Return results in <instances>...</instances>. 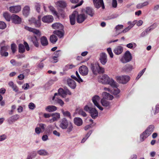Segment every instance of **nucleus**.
<instances>
[{
  "label": "nucleus",
  "instance_id": "f257e3e1",
  "mask_svg": "<svg viewBox=\"0 0 159 159\" xmlns=\"http://www.w3.org/2000/svg\"><path fill=\"white\" fill-rule=\"evenodd\" d=\"M58 92V93L54 94L52 99L54 102V104H58L62 107L64 104V102L59 98V96H60L63 98H65L66 95H71V93L68 89L64 90L61 88L59 89Z\"/></svg>",
  "mask_w": 159,
  "mask_h": 159
},
{
  "label": "nucleus",
  "instance_id": "f03ea898",
  "mask_svg": "<svg viewBox=\"0 0 159 159\" xmlns=\"http://www.w3.org/2000/svg\"><path fill=\"white\" fill-rule=\"evenodd\" d=\"M76 18L77 22L81 23L84 22L86 19L87 16L84 14H78V12L75 11L73 12L70 16V24L71 25H74L75 22V18Z\"/></svg>",
  "mask_w": 159,
  "mask_h": 159
},
{
  "label": "nucleus",
  "instance_id": "7ed1b4c3",
  "mask_svg": "<svg viewBox=\"0 0 159 159\" xmlns=\"http://www.w3.org/2000/svg\"><path fill=\"white\" fill-rule=\"evenodd\" d=\"M59 126L63 129H67L68 132H70L73 128L72 123L65 118H62L59 121Z\"/></svg>",
  "mask_w": 159,
  "mask_h": 159
},
{
  "label": "nucleus",
  "instance_id": "20e7f679",
  "mask_svg": "<svg viewBox=\"0 0 159 159\" xmlns=\"http://www.w3.org/2000/svg\"><path fill=\"white\" fill-rule=\"evenodd\" d=\"M99 82L104 84H109L111 86H116V82L111 78H110L106 75L100 76L98 79Z\"/></svg>",
  "mask_w": 159,
  "mask_h": 159
},
{
  "label": "nucleus",
  "instance_id": "39448f33",
  "mask_svg": "<svg viewBox=\"0 0 159 159\" xmlns=\"http://www.w3.org/2000/svg\"><path fill=\"white\" fill-rule=\"evenodd\" d=\"M102 96L103 98L101 100V102L102 105L106 107H110V102L105 99L112 100L114 98L113 96L106 92H103L102 94Z\"/></svg>",
  "mask_w": 159,
  "mask_h": 159
},
{
  "label": "nucleus",
  "instance_id": "423d86ee",
  "mask_svg": "<svg viewBox=\"0 0 159 159\" xmlns=\"http://www.w3.org/2000/svg\"><path fill=\"white\" fill-rule=\"evenodd\" d=\"M132 59L131 54L129 51H127L120 58V61L123 63H126L130 61Z\"/></svg>",
  "mask_w": 159,
  "mask_h": 159
},
{
  "label": "nucleus",
  "instance_id": "0eeeda50",
  "mask_svg": "<svg viewBox=\"0 0 159 159\" xmlns=\"http://www.w3.org/2000/svg\"><path fill=\"white\" fill-rule=\"evenodd\" d=\"M84 109L85 111L89 112L93 118L95 119L98 116V112L95 108L90 107L88 105H86L84 107Z\"/></svg>",
  "mask_w": 159,
  "mask_h": 159
},
{
  "label": "nucleus",
  "instance_id": "6e6552de",
  "mask_svg": "<svg viewBox=\"0 0 159 159\" xmlns=\"http://www.w3.org/2000/svg\"><path fill=\"white\" fill-rule=\"evenodd\" d=\"M116 80L119 83L125 84L127 83L130 80V77L127 75H122L116 77Z\"/></svg>",
  "mask_w": 159,
  "mask_h": 159
},
{
  "label": "nucleus",
  "instance_id": "1a4fd4ad",
  "mask_svg": "<svg viewBox=\"0 0 159 159\" xmlns=\"http://www.w3.org/2000/svg\"><path fill=\"white\" fill-rule=\"evenodd\" d=\"M21 10L20 5H13L9 7L8 10L12 13L16 14L19 12Z\"/></svg>",
  "mask_w": 159,
  "mask_h": 159
},
{
  "label": "nucleus",
  "instance_id": "9d476101",
  "mask_svg": "<svg viewBox=\"0 0 159 159\" xmlns=\"http://www.w3.org/2000/svg\"><path fill=\"white\" fill-rule=\"evenodd\" d=\"M24 44L25 46L22 44H20L19 45V52L20 53H22L25 52V46L26 50L28 51L30 50V47L28 43L26 42H24Z\"/></svg>",
  "mask_w": 159,
  "mask_h": 159
},
{
  "label": "nucleus",
  "instance_id": "9b49d317",
  "mask_svg": "<svg viewBox=\"0 0 159 159\" xmlns=\"http://www.w3.org/2000/svg\"><path fill=\"white\" fill-rule=\"evenodd\" d=\"M100 100V97L97 95L94 96L92 98V101L94 105L98 108L99 110L102 111L103 110V108L99 105L98 103Z\"/></svg>",
  "mask_w": 159,
  "mask_h": 159
},
{
  "label": "nucleus",
  "instance_id": "f8f14e48",
  "mask_svg": "<svg viewBox=\"0 0 159 159\" xmlns=\"http://www.w3.org/2000/svg\"><path fill=\"white\" fill-rule=\"evenodd\" d=\"M80 74L83 76L87 75L88 73V68L85 66L83 65L80 66L79 69Z\"/></svg>",
  "mask_w": 159,
  "mask_h": 159
},
{
  "label": "nucleus",
  "instance_id": "ddd939ff",
  "mask_svg": "<svg viewBox=\"0 0 159 159\" xmlns=\"http://www.w3.org/2000/svg\"><path fill=\"white\" fill-rule=\"evenodd\" d=\"M11 20L15 24H20L21 22V19L16 14H13L11 16Z\"/></svg>",
  "mask_w": 159,
  "mask_h": 159
},
{
  "label": "nucleus",
  "instance_id": "4468645a",
  "mask_svg": "<svg viewBox=\"0 0 159 159\" xmlns=\"http://www.w3.org/2000/svg\"><path fill=\"white\" fill-rule=\"evenodd\" d=\"M99 60L101 63L103 65H105L107 61V54L105 53H101L100 55Z\"/></svg>",
  "mask_w": 159,
  "mask_h": 159
},
{
  "label": "nucleus",
  "instance_id": "2eb2a0df",
  "mask_svg": "<svg viewBox=\"0 0 159 159\" xmlns=\"http://www.w3.org/2000/svg\"><path fill=\"white\" fill-rule=\"evenodd\" d=\"M93 2L94 5L96 8H99L101 7H102V9L104 8V6L103 0H93Z\"/></svg>",
  "mask_w": 159,
  "mask_h": 159
},
{
  "label": "nucleus",
  "instance_id": "dca6fc26",
  "mask_svg": "<svg viewBox=\"0 0 159 159\" xmlns=\"http://www.w3.org/2000/svg\"><path fill=\"white\" fill-rule=\"evenodd\" d=\"M25 29L26 30L30 32H32L34 34L37 35L38 36H40L41 35V32H40L39 30L27 26L25 27Z\"/></svg>",
  "mask_w": 159,
  "mask_h": 159
},
{
  "label": "nucleus",
  "instance_id": "f3484780",
  "mask_svg": "<svg viewBox=\"0 0 159 159\" xmlns=\"http://www.w3.org/2000/svg\"><path fill=\"white\" fill-rule=\"evenodd\" d=\"M116 87L111 86L113 88V89L112 90L111 93L115 95L116 97L119 98V95H118V94L120 92V90L119 89H118L117 87L118 85L116 82Z\"/></svg>",
  "mask_w": 159,
  "mask_h": 159
},
{
  "label": "nucleus",
  "instance_id": "a211bd4d",
  "mask_svg": "<svg viewBox=\"0 0 159 159\" xmlns=\"http://www.w3.org/2000/svg\"><path fill=\"white\" fill-rule=\"evenodd\" d=\"M42 20L43 22L49 23L53 21V18L52 16L47 15L43 16Z\"/></svg>",
  "mask_w": 159,
  "mask_h": 159
},
{
  "label": "nucleus",
  "instance_id": "6ab92c4d",
  "mask_svg": "<svg viewBox=\"0 0 159 159\" xmlns=\"http://www.w3.org/2000/svg\"><path fill=\"white\" fill-rule=\"evenodd\" d=\"M123 47L121 46H118L116 47L113 50L114 53L117 55L121 54L123 51Z\"/></svg>",
  "mask_w": 159,
  "mask_h": 159
},
{
  "label": "nucleus",
  "instance_id": "aec40b11",
  "mask_svg": "<svg viewBox=\"0 0 159 159\" xmlns=\"http://www.w3.org/2000/svg\"><path fill=\"white\" fill-rule=\"evenodd\" d=\"M52 118L50 119L48 122L50 123H52L54 121H57L59 119L60 117V113H55L52 114Z\"/></svg>",
  "mask_w": 159,
  "mask_h": 159
},
{
  "label": "nucleus",
  "instance_id": "412c9836",
  "mask_svg": "<svg viewBox=\"0 0 159 159\" xmlns=\"http://www.w3.org/2000/svg\"><path fill=\"white\" fill-rule=\"evenodd\" d=\"M23 15L25 17H27L29 15L30 13V8L29 6H25L22 10Z\"/></svg>",
  "mask_w": 159,
  "mask_h": 159
},
{
  "label": "nucleus",
  "instance_id": "4be33fe9",
  "mask_svg": "<svg viewBox=\"0 0 159 159\" xmlns=\"http://www.w3.org/2000/svg\"><path fill=\"white\" fill-rule=\"evenodd\" d=\"M99 65L98 63L92 64L91 65V68L93 73L94 74H97L98 73Z\"/></svg>",
  "mask_w": 159,
  "mask_h": 159
},
{
  "label": "nucleus",
  "instance_id": "5701e85b",
  "mask_svg": "<svg viewBox=\"0 0 159 159\" xmlns=\"http://www.w3.org/2000/svg\"><path fill=\"white\" fill-rule=\"evenodd\" d=\"M9 48V46L6 47L1 48L0 50V53L2 56L7 57L8 55V53L7 52V49Z\"/></svg>",
  "mask_w": 159,
  "mask_h": 159
},
{
  "label": "nucleus",
  "instance_id": "b1692460",
  "mask_svg": "<svg viewBox=\"0 0 159 159\" xmlns=\"http://www.w3.org/2000/svg\"><path fill=\"white\" fill-rule=\"evenodd\" d=\"M57 7H59L64 8L67 6L66 2L64 0H59L56 3Z\"/></svg>",
  "mask_w": 159,
  "mask_h": 159
},
{
  "label": "nucleus",
  "instance_id": "393cba45",
  "mask_svg": "<svg viewBox=\"0 0 159 159\" xmlns=\"http://www.w3.org/2000/svg\"><path fill=\"white\" fill-rule=\"evenodd\" d=\"M150 135V134L145 130L140 135V141L141 142L143 141Z\"/></svg>",
  "mask_w": 159,
  "mask_h": 159
},
{
  "label": "nucleus",
  "instance_id": "a878e982",
  "mask_svg": "<svg viewBox=\"0 0 159 159\" xmlns=\"http://www.w3.org/2000/svg\"><path fill=\"white\" fill-rule=\"evenodd\" d=\"M67 83L71 89H74L76 87L75 82L71 79L67 80Z\"/></svg>",
  "mask_w": 159,
  "mask_h": 159
},
{
  "label": "nucleus",
  "instance_id": "bb28decb",
  "mask_svg": "<svg viewBox=\"0 0 159 159\" xmlns=\"http://www.w3.org/2000/svg\"><path fill=\"white\" fill-rule=\"evenodd\" d=\"M19 118V115L18 114L12 116L10 117L7 120L8 122L11 124L13 122H15Z\"/></svg>",
  "mask_w": 159,
  "mask_h": 159
},
{
  "label": "nucleus",
  "instance_id": "cd10ccee",
  "mask_svg": "<svg viewBox=\"0 0 159 159\" xmlns=\"http://www.w3.org/2000/svg\"><path fill=\"white\" fill-rule=\"evenodd\" d=\"M74 122L77 126H80L83 124L82 120L80 118L76 117L74 119Z\"/></svg>",
  "mask_w": 159,
  "mask_h": 159
},
{
  "label": "nucleus",
  "instance_id": "c85d7f7f",
  "mask_svg": "<svg viewBox=\"0 0 159 159\" xmlns=\"http://www.w3.org/2000/svg\"><path fill=\"white\" fill-rule=\"evenodd\" d=\"M134 68L132 66L127 64L123 67L122 70L125 72H128L131 71Z\"/></svg>",
  "mask_w": 159,
  "mask_h": 159
},
{
  "label": "nucleus",
  "instance_id": "c756f323",
  "mask_svg": "<svg viewBox=\"0 0 159 159\" xmlns=\"http://www.w3.org/2000/svg\"><path fill=\"white\" fill-rule=\"evenodd\" d=\"M52 28L55 29H59L60 30H63V25L59 23H56L52 25Z\"/></svg>",
  "mask_w": 159,
  "mask_h": 159
},
{
  "label": "nucleus",
  "instance_id": "7c9ffc66",
  "mask_svg": "<svg viewBox=\"0 0 159 159\" xmlns=\"http://www.w3.org/2000/svg\"><path fill=\"white\" fill-rule=\"evenodd\" d=\"M40 41L42 45L43 46H47L48 43V41L46 37L42 36L40 39Z\"/></svg>",
  "mask_w": 159,
  "mask_h": 159
},
{
  "label": "nucleus",
  "instance_id": "2f4dec72",
  "mask_svg": "<svg viewBox=\"0 0 159 159\" xmlns=\"http://www.w3.org/2000/svg\"><path fill=\"white\" fill-rule=\"evenodd\" d=\"M57 109V107L53 105L48 106L45 108L46 111L49 112L55 111Z\"/></svg>",
  "mask_w": 159,
  "mask_h": 159
},
{
  "label": "nucleus",
  "instance_id": "473e14b6",
  "mask_svg": "<svg viewBox=\"0 0 159 159\" xmlns=\"http://www.w3.org/2000/svg\"><path fill=\"white\" fill-rule=\"evenodd\" d=\"M8 84L10 87L12 89L13 91L16 92H17L18 91V89L17 87L12 81H11L9 82L8 83Z\"/></svg>",
  "mask_w": 159,
  "mask_h": 159
},
{
  "label": "nucleus",
  "instance_id": "72a5a7b5",
  "mask_svg": "<svg viewBox=\"0 0 159 159\" xmlns=\"http://www.w3.org/2000/svg\"><path fill=\"white\" fill-rule=\"evenodd\" d=\"M37 152L40 156H46L49 155V153L46 150L44 149L39 150L37 151Z\"/></svg>",
  "mask_w": 159,
  "mask_h": 159
},
{
  "label": "nucleus",
  "instance_id": "f704fd0d",
  "mask_svg": "<svg viewBox=\"0 0 159 159\" xmlns=\"http://www.w3.org/2000/svg\"><path fill=\"white\" fill-rule=\"evenodd\" d=\"M85 12L91 16H93L94 14L93 9L90 7H87L86 8Z\"/></svg>",
  "mask_w": 159,
  "mask_h": 159
},
{
  "label": "nucleus",
  "instance_id": "c9c22d12",
  "mask_svg": "<svg viewBox=\"0 0 159 159\" xmlns=\"http://www.w3.org/2000/svg\"><path fill=\"white\" fill-rule=\"evenodd\" d=\"M154 129V126L153 125H149L145 130L150 135L153 131Z\"/></svg>",
  "mask_w": 159,
  "mask_h": 159
},
{
  "label": "nucleus",
  "instance_id": "e433bc0d",
  "mask_svg": "<svg viewBox=\"0 0 159 159\" xmlns=\"http://www.w3.org/2000/svg\"><path fill=\"white\" fill-rule=\"evenodd\" d=\"M53 33L54 34H56L60 38L63 37L64 36V32L63 30L61 31L59 30L54 31Z\"/></svg>",
  "mask_w": 159,
  "mask_h": 159
},
{
  "label": "nucleus",
  "instance_id": "4c0bfd02",
  "mask_svg": "<svg viewBox=\"0 0 159 159\" xmlns=\"http://www.w3.org/2000/svg\"><path fill=\"white\" fill-rule=\"evenodd\" d=\"M149 4V2L148 1H146L143 3H140L138 4L136 7L138 9H141L144 7L148 6Z\"/></svg>",
  "mask_w": 159,
  "mask_h": 159
},
{
  "label": "nucleus",
  "instance_id": "58836bf2",
  "mask_svg": "<svg viewBox=\"0 0 159 159\" xmlns=\"http://www.w3.org/2000/svg\"><path fill=\"white\" fill-rule=\"evenodd\" d=\"M57 37L54 34H52L50 36V41L52 43H55L57 41Z\"/></svg>",
  "mask_w": 159,
  "mask_h": 159
},
{
  "label": "nucleus",
  "instance_id": "ea45409f",
  "mask_svg": "<svg viewBox=\"0 0 159 159\" xmlns=\"http://www.w3.org/2000/svg\"><path fill=\"white\" fill-rule=\"evenodd\" d=\"M76 112L79 114L81 115L82 116L85 117L86 116V113L84 112L83 110L80 108H78L76 109Z\"/></svg>",
  "mask_w": 159,
  "mask_h": 159
},
{
  "label": "nucleus",
  "instance_id": "a19ab883",
  "mask_svg": "<svg viewBox=\"0 0 159 159\" xmlns=\"http://www.w3.org/2000/svg\"><path fill=\"white\" fill-rule=\"evenodd\" d=\"M32 41L35 46L36 47H39L38 40L36 36H34L32 37Z\"/></svg>",
  "mask_w": 159,
  "mask_h": 159
},
{
  "label": "nucleus",
  "instance_id": "79ce46f5",
  "mask_svg": "<svg viewBox=\"0 0 159 159\" xmlns=\"http://www.w3.org/2000/svg\"><path fill=\"white\" fill-rule=\"evenodd\" d=\"M3 16L6 20L9 21L11 20V17L10 14L8 12H4L3 13Z\"/></svg>",
  "mask_w": 159,
  "mask_h": 159
},
{
  "label": "nucleus",
  "instance_id": "37998d69",
  "mask_svg": "<svg viewBox=\"0 0 159 159\" xmlns=\"http://www.w3.org/2000/svg\"><path fill=\"white\" fill-rule=\"evenodd\" d=\"M61 112L64 116L71 119V117L70 113L68 111H64L63 110H61Z\"/></svg>",
  "mask_w": 159,
  "mask_h": 159
},
{
  "label": "nucleus",
  "instance_id": "c03bdc74",
  "mask_svg": "<svg viewBox=\"0 0 159 159\" xmlns=\"http://www.w3.org/2000/svg\"><path fill=\"white\" fill-rule=\"evenodd\" d=\"M126 46L128 48L132 49H134L136 47L137 45L135 43L132 42L127 44L126 45Z\"/></svg>",
  "mask_w": 159,
  "mask_h": 159
},
{
  "label": "nucleus",
  "instance_id": "a18cd8bd",
  "mask_svg": "<svg viewBox=\"0 0 159 159\" xmlns=\"http://www.w3.org/2000/svg\"><path fill=\"white\" fill-rule=\"evenodd\" d=\"M123 27L124 26L123 25H117L115 27V29L116 30V31L117 33V34H119L122 33L121 32V31H120V30L122 29L123 28Z\"/></svg>",
  "mask_w": 159,
  "mask_h": 159
},
{
  "label": "nucleus",
  "instance_id": "49530a36",
  "mask_svg": "<svg viewBox=\"0 0 159 159\" xmlns=\"http://www.w3.org/2000/svg\"><path fill=\"white\" fill-rule=\"evenodd\" d=\"M49 8L54 16H58V13L56 11L55 9L53 7L51 6H49Z\"/></svg>",
  "mask_w": 159,
  "mask_h": 159
},
{
  "label": "nucleus",
  "instance_id": "de8ad7c7",
  "mask_svg": "<svg viewBox=\"0 0 159 159\" xmlns=\"http://www.w3.org/2000/svg\"><path fill=\"white\" fill-rule=\"evenodd\" d=\"M10 63L13 66H19L21 65V63L20 62H16L14 60L12 59L10 61Z\"/></svg>",
  "mask_w": 159,
  "mask_h": 159
},
{
  "label": "nucleus",
  "instance_id": "09e8293b",
  "mask_svg": "<svg viewBox=\"0 0 159 159\" xmlns=\"http://www.w3.org/2000/svg\"><path fill=\"white\" fill-rule=\"evenodd\" d=\"M157 26V24L156 23H154L152 25L150 26L148 28L147 30V31L149 32L150 31L153 30V29L156 28Z\"/></svg>",
  "mask_w": 159,
  "mask_h": 159
},
{
  "label": "nucleus",
  "instance_id": "8fccbe9b",
  "mask_svg": "<svg viewBox=\"0 0 159 159\" xmlns=\"http://www.w3.org/2000/svg\"><path fill=\"white\" fill-rule=\"evenodd\" d=\"M36 156V153L34 152H33L32 154H29L27 157L26 159H32L35 157Z\"/></svg>",
  "mask_w": 159,
  "mask_h": 159
},
{
  "label": "nucleus",
  "instance_id": "3c124183",
  "mask_svg": "<svg viewBox=\"0 0 159 159\" xmlns=\"http://www.w3.org/2000/svg\"><path fill=\"white\" fill-rule=\"evenodd\" d=\"M146 70V68H145L144 69H143L142 70H141L140 72L139 73L137 77L136 78V80H138L140 78V77L143 75V74L145 71Z\"/></svg>",
  "mask_w": 159,
  "mask_h": 159
},
{
  "label": "nucleus",
  "instance_id": "603ef678",
  "mask_svg": "<svg viewBox=\"0 0 159 159\" xmlns=\"http://www.w3.org/2000/svg\"><path fill=\"white\" fill-rule=\"evenodd\" d=\"M136 21H133V22L130 21H128L127 23V24L129 25L128 26L129 28L131 29L136 24Z\"/></svg>",
  "mask_w": 159,
  "mask_h": 159
},
{
  "label": "nucleus",
  "instance_id": "864d4df0",
  "mask_svg": "<svg viewBox=\"0 0 159 159\" xmlns=\"http://www.w3.org/2000/svg\"><path fill=\"white\" fill-rule=\"evenodd\" d=\"M75 66L72 64H68L66 65L64 68V70H67L69 69H72L74 67H75Z\"/></svg>",
  "mask_w": 159,
  "mask_h": 159
},
{
  "label": "nucleus",
  "instance_id": "5fc2aeb1",
  "mask_svg": "<svg viewBox=\"0 0 159 159\" xmlns=\"http://www.w3.org/2000/svg\"><path fill=\"white\" fill-rule=\"evenodd\" d=\"M6 24L3 21H0V29H4L6 27Z\"/></svg>",
  "mask_w": 159,
  "mask_h": 159
},
{
  "label": "nucleus",
  "instance_id": "6e6d98bb",
  "mask_svg": "<svg viewBox=\"0 0 159 159\" xmlns=\"http://www.w3.org/2000/svg\"><path fill=\"white\" fill-rule=\"evenodd\" d=\"M35 27L36 28H39L40 27L41 25V20H35L34 23Z\"/></svg>",
  "mask_w": 159,
  "mask_h": 159
},
{
  "label": "nucleus",
  "instance_id": "4d7b16f0",
  "mask_svg": "<svg viewBox=\"0 0 159 159\" xmlns=\"http://www.w3.org/2000/svg\"><path fill=\"white\" fill-rule=\"evenodd\" d=\"M35 7L36 11L39 12L40 11V5L39 3H36L35 4Z\"/></svg>",
  "mask_w": 159,
  "mask_h": 159
},
{
  "label": "nucleus",
  "instance_id": "13d9d810",
  "mask_svg": "<svg viewBox=\"0 0 159 159\" xmlns=\"http://www.w3.org/2000/svg\"><path fill=\"white\" fill-rule=\"evenodd\" d=\"M76 75L77 78H78L77 80V81L79 83L83 82V80L82 79L80 78L78 72L77 71H76Z\"/></svg>",
  "mask_w": 159,
  "mask_h": 159
},
{
  "label": "nucleus",
  "instance_id": "bf43d9fd",
  "mask_svg": "<svg viewBox=\"0 0 159 159\" xmlns=\"http://www.w3.org/2000/svg\"><path fill=\"white\" fill-rule=\"evenodd\" d=\"M39 126L38 127L39 128H40V129H41V130L43 132L45 129V128L46 127V125L42 123L40 124L39 125Z\"/></svg>",
  "mask_w": 159,
  "mask_h": 159
},
{
  "label": "nucleus",
  "instance_id": "052dcab7",
  "mask_svg": "<svg viewBox=\"0 0 159 159\" xmlns=\"http://www.w3.org/2000/svg\"><path fill=\"white\" fill-rule=\"evenodd\" d=\"M7 135L5 134H3L0 135V142L3 141L7 139Z\"/></svg>",
  "mask_w": 159,
  "mask_h": 159
},
{
  "label": "nucleus",
  "instance_id": "680f3d73",
  "mask_svg": "<svg viewBox=\"0 0 159 159\" xmlns=\"http://www.w3.org/2000/svg\"><path fill=\"white\" fill-rule=\"evenodd\" d=\"M107 50L110 57L112 58L113 57V54L112 52L111 48H107Z\"/></svg>",
  "mask_w": 159,
  "mask_h": 159
},
{
  "label": "nucleus",
  "instance_id": "e2e57ef3",
  "mask_svg": "<svg viewBox=\"0 0 159 159\" xmlns=\"http://www.w3.org/2000/svg\"><path fill=\"white\" fill-rule=\"evenodd\" d=\"M159 112V105H156L155 106V108L154 111V114L156 115Z\"/></svg>",
  "mask_w": 159,
  "mask_h": 159
},
{
  "label": "nucleus",
  "instance_id": "0e129e2a",
  "mask_svg": "<svg viewBox=\"0 0 159 159\" xmlns=\"http://www.w3.org/2000/svg\"><path fill=\"white\" fill-rule=\"evenodd\" d=\"M28 106L29 108L32 110H34L35 107V104L32 102L30 103L29 104Z\"/></svg>",
  "mask_w": 159,
  "mask_h": 159
},
{
  "label": "nucleus",
  "instance_id": "69168bd1",
  "mask_svg": "<svg viewBox=\"0 0 159 159\" xmlns=\"http://www.w3.org/2000/svg\"><path fill=\"white\" fill-rule=\"evenodd\" d=\"M22 89L25 90H26L30 88V85L28 83L25 84L22 86Z\"/></svg>",
  "mask_w": 159,
  "mask_h": 159
},
{
  "label": "nucleus",
  "instance_id": "338daca9",
  "mask_svg": "<svg viewBox=\"0 0 159 159\" xmlns=\"http://www.w3.org/2000/svg\"><path fill=\"white\" fill-rule=\"evenodd\" d=\"M11 49L13 53H14L16 51V46L15 44H12L11 45Z\"/></svg>",
  "mask_w": 159,
  "mask_h": 159
},
{
  "label": "nucleus",
  "instance_id": "774afa93",
  "mask_svg": "<svg viewBox=\"0 0 159 159\" xmlns=\"http://www.w3.org/2000/svg\"><path fill=\"white\" fill-rule=\"evenodd\" d=\"M35 132L37 134H39L43 132L41 130V129L40 128H39L38 127H36L35 128Z\"/></svg>",
  "mask_w": 159,
  "mask_h": 159
}]
</instances>
